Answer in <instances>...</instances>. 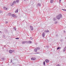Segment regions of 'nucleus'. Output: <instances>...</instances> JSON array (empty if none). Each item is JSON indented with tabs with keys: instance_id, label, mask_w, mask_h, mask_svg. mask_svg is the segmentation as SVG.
<instances>
[{
	"instance_id": "1",
	"label": "nucleus",
	"mask_w": 66,
	"mask_h": 66,
	"mask_svg": "<svg viewBox=\"0 0 66 66\" xmlns=\"http://www.w3.org/2000/svg\"><path fill=\"white\" fill-rule=\"evenodd\" d=\"M62 14H59L57 16L56 18L57 19H58V20H60L61 19V18H62Z\"/></svg>"
},
{
	"instance_id": "2",
	"label": "nucleus",
	"mask_w": 66,
	"mask_h": 66,
	"mask_svg": "<svg viewBox=\"0 0 66 66\" xmlns=\"http://www.w3.org/2000/svg\"><path fill=\"white\" fill-rule=\"evenodd\" d=\"M16 1H14L12 3V5H11V6H13V5H14V4H16Z\"/></svg>"
},
{
	"instance_id": "3",
	"label": "nucleus",
	"mask_w": 66,
	"mask_h": 66,
	"mask_svg": "<svg viewBox=\"0 0 66 66\" xmlns=\"http://www.w3.org/2000/svg\"><path fill=\"white\" fill-rule=\"evenodd\" d=\"M30 27L31 30L33 31V26H32L31 25H30Z\"/></svg>"
},
{
	"instance_id": "4",
	"label": "nucleus",
	"mask_w": 66,
	"mask_h": 66,
	"mask_svg": "<svg viewBox=\"0 0 66 66\" xmlns=\"http://www.w3.org/2000/svg\"><path fill=\"white\" fill-rule=\"evenodd\" d=\"M31 60L32 61H35L36 59L35 57H32L31 58Z\"/></svg>"
},
{
	"instance_id": "5",
	"label": "nucleus",
	"mask_w": 66,
	"mask_h": 66,
	"mask_svg": "<svg viewBox=\"0 0 66 66\" xmlns=\"http://www.w3.org/2000/svg\"><path fill=\"white\" fill-rule=\"evenodd\" d=\"M12 17H13L14 18H17V15H15V14H13L12 15Z\"/></svg>"
},
{
	"instance_id": "6",
	"label": "nucleus",
	"mask_w": 66,
	"mask_h": 66,
	"mask_svg": "<svg viewBox=\"0 0 66 66\" xmlns=\"http://www.w3.org/2000/svg\"><path fill=\"white\" fill-rule=\"evenodd\" d=\"M45 32H44L42 33V36L43 37H45Z\"/></svg>"
},
{
	"instance_id": "7",
	"label": "nucleus",
	"mask_w": 66,
	"mask_h": 66,
	"mask_svg": "<svg viewBox=\"0 0 66 66\" xmlns=\"http://www.w3.org/2000/svg\"><path fill=\"white\" fill-rule=\"evenodd\" d=\"M40 5H41V4L39 3H38L37 4V7L38 6H40Z\"/></svg>"
},
{
	"instance_id": "8",
	"label": "nucleus",
	"mask_w": 66,
	"mask_h": 66,
	"mask_svg": "<svg viewBox=\"0 0 66 66\" xmlns=\"http://www.w3.org/2000/svg\"><path fill=\"white\" fill-rule=\"evenodd\" d=\"M8 15L9 16H12V15L13 14H11V13H9L8 14Z\"/></svg>"
},
{
	"instance_id": "9",
	"label": "nucleus",
	"mask_w": 66,
	"mask_h": 66,
	"mask_svg": "<svg viewBox=\"0 0 66 66\" xmlns=\"http://www.w3.org/2000/svg\"><path fill=\"white\" fill-rule=\"evenodd\" d=\"M9 52L10 53H12L13 52V51L12 50H9Z\"/></svg>"
},
{
	"instance_id": "10",
	"label": "nucleus",
	"mask_w": 66,
	"mask_h": 66,
	"mask_svg": "<svg viewBox=\"0 0 66 66\" xmlns=\"http://www.w3.org/2000/svg\"><path fill=\"white\" fill-rule=\"evenodd\" d=\"M18 9H16L15 11V13H18Z\"/></svg>"
},
{
	"instance_id": "11",
	"label": "nucleus",
	"mask_w": 66,
	"mask_h": 66,
	"mask_svg": "<svg viewBox=\"0 0 66 66\" xmlns=\"http://www.w3.org/2000/svg\"><path fill=\"white\" fill-rule=\"evenodd\" d=\"M45 61L46 63H48L49 62V60L47 59L45 60Z\"/></svg>"
},
{
	"instance_id": "12",
	"label": "nucleus",
	"mask_w": 66,
	"mask_h": 66,
	"mask_svg": "<svg viewBox=\"0 0 66 66\" xmlns=\"http://www.w3.org/2000/svg\"><path fill=\"white\" fill-rule=\"evenodd\" d=\"M3 9L4 10H7V9L5 7H4Z\"/></svg>"
},
{
	"instance_id": "13",
	"label": "nucleus",
	"mask_w": 66,
	"mask_h": 66,
	"mask_svg": "<svg viewBox=\"0 0 66 66\" xmlns=\"http://www.w3.org/2000/svg\"><path fill=\"white\" fill-rule=\"evenodd\" d=\"M45 32H49V31L48 30H45Z\"/></svg>"
},
{
	"instance_id": "14",
	"label": "nucleus",
	"mask_w": 66,
	"mask_h": 66,
	"mask_svg": "<svg viewBox=\"0 0 66 66\" xmlns=\"http://www.w3.org/2000/svg\"><path fill=\"white\" fill-rule=\"evenodd\" d=\"M53 2V0H51L50 1V3H52Z\"/></svg>"
},
{
	"instance_id": "15",
	"label": "nucleus",
	"mask_w": 66,
	"mask_h": 66,
	"mask_svg": "<svg viewBox=\"0 0 66 66\" xmlns=\"http://www.w3.org/2000/svg\"><path fill=\"white\" fill-rule=\"evenodd\" d=\"M61 49V47H57V50H59V49Z\"/></svg>"
},
{
	"instance_id": "16",
	"label": "nucleus",
	"mask_w": 66,
	"mask_h": 66,
	"mask_svg": "<svg viewBox=\"0 0 66 66\" xmlns=\"http://www.w3.org/2000/svg\"><path fill=\"white\" fill-rule=\"evenodd\" d=\"M36 48H37V50H40V48L39 47H36Z\"/></svg>"
},
{
	"instance_id": "17",
	"label": "nucleus",
	"mask_w": 66,
	"mask_h": 66,
	"mask_svg": "<svg viewBox=\"0 0 66 66\" xmlns=\"http://www.w3.org/2000/svg\"><path fill=\"white\" fill-rule=\"evenodd\" d=\"M31 43H32V41H29L28 44H31Z\"/></svg>"
},
{
	"instance_id": "18",
	"label": "nucleus",
	"mask_w": 66,
	"mask_h": 66,
	"mask_svg": "<svg viewBox=\"0 0 66 66\" xmlns=\"http://www.w3.org/2000/svg\"><path fill=\"white\" fill-rule=\"evenodd\" d=\"M37 48L35 49H34L35 51V52H37Z\"/></svg>"
},
{
	"instance_id": "19",
	"label": "nucleus",
	"mask_w": 66,
	"mask_h": 66,
	"mask_svg": "<svg viewBox=\"0 0 66 66\" xmlns=\"http://www.w3.org/2000/svg\"><path fill=\"white\" fill-rule=\"evenodd\" d=\"M53 20L54 21H56V19H55V18H54L53 19Z\"/></svg>"
},
{
	"instance_id": "20",
	"label": "nucleus",
	"mask_w": 66,
	"mask_h": 66,
	"mask_svg": "<svg viewBox=\"0 0 66 66\" xmlns=\"http://www.w3.org/2000/svg\"><path fill=\"white\" fill-rule=\"evenodd\" d=\"M25 43H26V44H29V41H26L25 42Z\"/></svg>"
},
{
	"instance_id": "21",
	"label": "nucleus",
	"mask_w": 66,
	"mask_h": 66,
	"mask_svg": "<svg viewBox=\"0 0 66 66\" xmlns=\"http://www.w3.org/2000/svg\"><path fill=\"white\" fill-rule=\"evenodd\" d=\"M22 44H25V43H26V42H25V41H24L23 42H22Z\"/></svg>"
},
{
	"instance_id": "22",
	"label": "nucleus",
	"mask_w": 66,
	"mask_h": 66,
	"mask_svg": "<svg viewBox=\"0 0 66 66\" xmlns=\"http://www.w3.org/2000/svg\"><path fill=\"white\" fill-rule=\"evenodd\" d=\"M43 64L44 65V66H45V61H44L43 62Z\"/></svg>"
},
{
	"instance_id": "23",
	"label": "nucleus",
	"mask_w": 66,
	"mask_h": 66,
	"mask_svg": "<svg viewBox=\"0 0 66 66\" xmlns=\"http://www.w3.org/2000/svg\"><path fill=\"white\" fill-rule=\"evenodd\" d=\"M2 61H4L5 60V59H4V58L3 57L2 59Z\"/></svg>"
},
{
	"instance_id": "24",
	"label": "nucleus",
	"mask_w": 66,
	"mask_h": 66,
	"mask_svg": "<svg viewBox=\"0 0 66 66\" xmlns=\"http://www.w3.org/2000/svg\"><path fill=\"white\" fill-rule=\"evenodd\" d=\"M19 0H16V2H17V3H18V2H19Z\"/></svg>"
},
{
	"instance_id": "25",
	"label": "nucleus",
	"mask_w": 66,
	"mask_h": 66,
	"mask_svg": "<svg viewBox=\"0 0 66 66\" xmlns=\"http://www.w3.org/2000/svg\"><path fill=\"white\" fill-rule=\"evenodd\" d=\"M65 50H66L65 48H64L63 49V51L65 52Z\"/></svg>"
},
{
	"instance_id": "26",
	"label": "nucleus",
	"mask_w": 66,
	"mask_h": 66,
	"mask_svg": "<svg viewBox=\"0 0 66 66\" xmlns=\"http://www.w3.org/2000/svg\"><path fill=\"white\" fill-rule=\"evenodd\" d=\"M39 54V53L38 52H36L35 53L36 54Z\"/></svg>"
},
{
	"instance_id": "27",
	"label": "nucleus",
	"mask_w": 66,
	"mask_h": 66,
	"mask_svg": "<svg viewBox=\"0 0 66 66\" xmlns=\"http://www.w3.org/2000/svg\"><path fill=\"white\" fill-rule=\"evenodd\" d=\"M15 39H19V38H15Z\"/></svg>"
},
{
	"instance_id": "28",
	"label": "nucleus",
	"mask_w": 66,
	"mask_h": 66,
	"mask_svg": "<svg viewBox=\"0 0 66 66\" xmlns=\"http://www.w3.org/2000/svg\"><path fill=\"white\" fill-rule=\"evenodd\" d=\"M30 38L31 40H32V39H33V38H32V37H30Z\"/></svg>"
},
{
	"instance_id": "29",
	"label": "nucleus",
	"mask_w": 66,
	"mask_h": 66,
	"mask_svg": "<svg viewBox=\"0 0 66 66\" xmlns=\"http://www.w3.org/2000/svg\"><path fill=\"white\" fill-rule=\"evenodd\" d=\"M60 41L61 42H62V41H63V39H61V40H60Z\"/></svg>"
},
{
	"instance_id": "30",
	"label": "nucleus",
	"mask_w": 66,
	"mask_h": 66,
	"mask_svg": "<svg viewBox=\"0 0 66 66\" xmlns=\"http://www.w3.org/2000/svg\"><path fill=\"white\" fill-rule=\"evenodd\" d=\"M14 29L15 30V31H16V28H14Z\"/></svg>"
},
{
	"instance_id": "31",
	"label": "nucleus",
	"mask_w": 66,
	"mask_h": 66,
	"mask_svg": "<svg viewBox=\"0 0 66 66\" xmlns=\"http://www.w3.org/2000/svg\"><path fill=\"white\" fill-rule=\"evenodd\" d=\"M62 10H63V11H65V9H62Z\"/></svg>"
},
{
	"instance_id": "32",
	"label": "nucleus",
	"mask_w": 66,
	"mask_h": 66,
	"mask_svg": "<svg viewBox=\"0 0 66 66\" xmlns=\"http://www.w3.org/2000/svg\"><path fill=\"white\" fill-rule=\"evenodd\" d=\"M5 23H7V21H6L5 22Z\"/></svg>"
},
{
	"instance_id": "33",
	"label": "nucleus",
	"mask_w": 66,
	"mask_h": 66,
	"mask_svg": "<svg viewBox=\"0 0 66 66\" xmlns=\"http://www.w3.org/2000/svg\"><path fill=\"white\" fill-rule=\"evenodd\" d=\"M57 21H56L55 22V24H56L57 23Z\"/></svg>"
},
{
	"instance_id": "34",
	"label": "nucleus",
	"mask_w": 66,
	"mask_h": 66,
	"mask_svg": "<svg viewBox=\"0 0 66 66\" xmlns=\"http://www.w3.org/2000/svg\"><path fill=\"white\" fill-rule=\"evenodd\" d=\"M10 62H11V63H12V59H11V60Z\"/></svg>"
},
{
	"instance_id": "35",
	"label": "nucleus",
	"mask_w": 66,
	"mask_h": 66,
	"mask_svg": "<svg viewBox=\"0 0 66 66\" xmlns=\"http://www.w3.org/2000/svg\"><path fill=\"white\" fill-rule=\"evenodd\" d=\"M56 66H60V65L57 64V65Z\"/></svg>"
},
{
	"instance_id": "36",
	"label": "nucleus",
	"mask_w": 66,
	"mask_h": 66,
	"mask_svg": "<svg viewBox=\"0 0 66 66\" xmlns=\"http://www.w3.org/2000/svg\"><path fill=\"white\" fill-rule=\"evenodd\" d=\"M2 11H0V13H2Z\"/></svg>"
},
{
	"instance_id": "37",
	"label": "nucleus",
	"mask_w": 66,
	"mask_h": 66,
	"mask_svg": "<svg viewBox=\"0 0 66 66\" xmlns=\"http://www.w3.org/2000/svg\"><path fill=\"white\" fill-rule=\"evenodd\" d=\"M60 2H61V0H59Z\"/></svg>"
},
{
	"instance_id": "38",
	"label": "nucleus",
	"mask_w": 66,
	"mask_h": 66,
	"mask_svg": "<svg viewBox=\"0 0 66 66\" xmlns=\"http://www.w3.org/2000/svg\"><path fill=\"white\" fill-rule=\"evenodd\" d=\"M64 48H65V49H66V46Z\"/></svg>"
},
{
	"instance_id": "39",
	"label": "nucleus",
	"mask_w": 66,
	"mask_h": 66,
	"mask_svg": "<svg viewBox=\"0 0 66 66\" xmlns=\"http://www.w3.org/2000/svg\"><path fill=\"white\" fill-rule=\"evenodd\" d=\"M4 46V47H5V46H6L5 45Z\"/></svg>"
},
{
	"instance_id": "40",
	"label": "nucleus",
	"mask_w": 66,
	"mask_h": 66,
	"mask_svg": "<svg viewBox=\"0 0 66 66\" xmlns=\"http://www.w3.org/2000/svg\"><path fill=\"white\" fill-rule=\"evenodd\" d=\"M57 35H56V36H57Z\"/></svg>"
},
{
	"instance_id": "41",
	"label": "nucleus",
	"mask_w": 66,
	"mask_h": 66,
	"mask_svg": "<svg viewBox=\"0 0 66 66\" xmlns=\"http://www.w3.org/2000/svg\"><path fill=\"white\" fill-rule=\"evenodd\" d=\"M15 28V27H13V28L14 29V28Z\"/></svg>"
},
{
	"instance_id": "42",
	"label": "nucleus",
	"mask_w": 66,
	"mask_h": 66,
	"mask_svg": "<svg viewBox=\"0 0 66 66\" xmlns=\"http://www.w3.org/2000/svg\"><path fill=\"white\" fill-rule=\"evenodd\" d=\"M24 0V1H26V0Z\"/></svg>"
},
{
	"instance_id": "43",
	"label": "nucleus",
	"mask_w": 66,
	"mask_h": 66,
	"mask_svg": "<svg viewBox=\"0 0 66 66\" xmlns=\"http://www.w3.org/2000/svg\"><path fill=\"white\" fill-rule=\"evenodd\" d=\"M65 11H66V10H65Z\"/></svg>"
},
{
	"instance_id": "44",
	"label": "nucleus",
	"mask_w": 66,
	"mask_h": 66,
	"mask_svg": "<svg viewBox=\"0 0 66 66\" xmlns=\"http://www.w3.org/2000/svg\"><path fill=\"white\" fill-rule=\"evenodd\" d=\"M0 32H1V31H0Z\"/></svg>"
},
{
	"instance_id": "45",
	"label": "nucleus",
	"mask_w": 66,
	"mask_h": 66,
	"mask_svg": "<svg viewBox=\"0 0 66 66\" xmlns=\"http://www.w3.org/2000/svg\"><path fill=\"white\" fill-rule=\"evenodd\" d=\"M65 39H66V37L65 38Z\"/></svg>"
}]
</instances>
